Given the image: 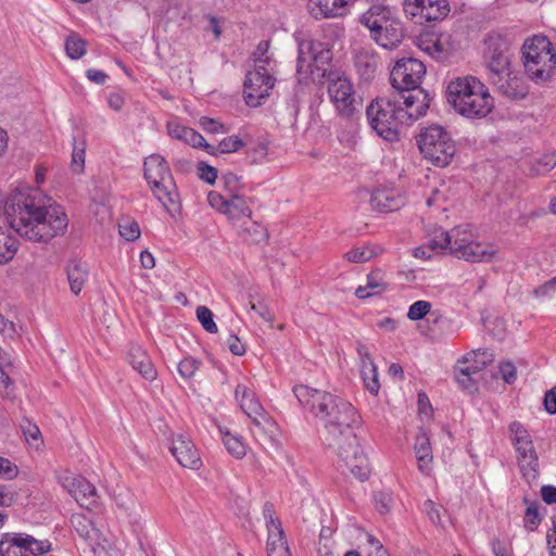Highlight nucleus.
Listing matches in <instances>:
<instances>
[{"instance_id": "obj_1", "label": "nucleus", "mask_w": 556, "mask_h": 556, "mask_svg": "<svg viewBox=\"0 0 556 556\" xmlns=\"http://www.w3.org/2000/svg\"><path fill=\"white\" fill-rule=\"evenodd\" d=\"M293 393L316 418L324 422L321 440L337 452L348 470L361 481L370 473L368 458L358 444L353 427L357 424L356 409L348 401L326 391L296 386Z\"/></svg>"}, {"instance_id": "obj_2", "label": "nucleus", "mask_w": 556, "mask_h": 556, "mask_svg": "<svg viewBox=\"0 0 556 556\" xmlns=\"http://www.w3.org/2000/svg\"><path fill=\"white\" fill-rule=\"evenodd\" d=\"M4 218L9 228L33 242H49L63 236L68 227L62 205L36 197L21 195L5 202Z\"/></svg>"}, {"instance_id": "obj_3", "label": "nucleus", "mask_w": 556, "mask_h": 556, "mask_svg": "<svg viewBox=\"0 0 556 556\" xmlns=\"http://www.w3.org/2000/svg\"><path fill=\"white\" fill-rule=\"evenodd\" d=\"M416 106L412 101L401 100L397 96L379 98L374 101L366 111L367 119L378 136L394 141L399 136L402 125H409L426 114L425 96L417 91Z\"/></svg>"}, {"instance_id": "obj_4", "label": "nucleus", "mask_w": 556, "mask_h": 556, "mask_svg": "<svg viewBox=\"0 0 556 556\" xmlns=\"http://www.w3.org/2000/svg\"><path fill=\"white\" fill-rule=\"evenodd\" d=\"M446 96L454 110L467 118H484L494 109V98L489 88L472 75L452 79L447 85Z\"/></svg>"}, {"instance_id": "obj_5", "label": "nucleus", "mask_w": 556, "mask_h": 556, "mask_svg": "<svg viewBox=\"0 0 556 556\" xmlns=\"http://www.w3.org/2000/svg\"><path fill=\"white\" fill-rule=\"evenodd\" d=\"M144 178L152 193L167 213L174 216L180 211L179 194L167 162L160 154H151L143 164Z\"/></svg>"}, {"instance_id": "obj_6", "label": "nucleus", "mask_w": 556, "mask_h": 556, "mask_svg": "<svg viewBox=\"0 0 556 556\" xmlns=\"http://www.w3.org/2000/svg\"><path fill=\"white\" fill-rule=\"evenodd\" d=\"M525 73L535 84H545L556 70V52L545 36L527 39L521 48Z\"/></svg>"}, {"instance_id": "obj_7", "label": "nucleus", "mask_w": 556, "mask_h": 556, "mask_svg": "<svg viewBox=\"0 0 556 556\" xmlns=\"http://www.w3.org/2000/svg\"><path fill=\"white\" fill-rule=\"evenodd\" d=\"M359 21L369 29L370 37L384 49L397 47L404 38L402 22L387 5H371Z\"/></svg>"}, {"instance_id": "obj_8", "label": "nucleus", "mask_w": 556, "mask_h": 556, "mask_svg": "<svg viewBox=\"0 0 556 556\" xmlns=\"http://www.w3.org/2000/svg\"><path fill=\"white\" fill-rule=\"evenodd\" d=\"M426 74L425 64L415 58H403L394 64L390 73V83L396 91L395 96L401 100H408L410 97H417V91L425 96L426 111L429 109L430 96L420 88V83ZM412 104L416 106V101L413 99Z\"/></svg>"}, {"instance_id": "obj_9", "label": "nucleus", "mask_w": 556, "mask_h": 556, "mask_svg": "<svg viewBox=\"0 0 556 556\" xmlns=\"http://www.w3.org/2000/svg\"><path fill=\"white\" fill-rule=\"evenodd\" d=\"M417 143L425 159L435 166L448 165L456 153L455 141L451 134L440 125L425 128L419 134Z\"/></svg>"}, {"instance_id": "obj_10", "label": "nucleus", "mask_w": 556, "mask_h": 556, "mask_svg": "<svg viewBox=\"0 0 556 556\" xmlns=\"http://www.w3.org/2000/svg\"><path fill=\"white\" fill-rule=\"evenodd\" d=\"M509 431L520 472L528 483H532L540 472L539 456L532 437L519 421H513L509 425Z\"/></svg>"}, {"instance_id": "obj_11", "label": "nucleus", "mask_w": 556, "mask_h": 556, "mask_svg": "<svg viewBox=\"0 0 556 556\" xmlns=\"http://www.w3.org/2000/svg\"><path fill=\"white\" fill-rule=\"evenodd\" d=\"M327 78L329 98L341 117H352L358 112L362 100L356 96L349 78L337 72L323 74Z\"/></svg>"}, {"instance_id": "obj_12", "label": "nucleus", "mask_w": 556, "mask_h": 556, "mask_svg": "<svg viewBox=\"0 0 556 556\" xmlns=\"http://www.w3.org/2000/svg\"><path fill=\"white\" fill-rule=\"evenodd\" d=\"M269 58L255 59V68L248 72L244 81V99L249 106L261 105L262 100L269 96L276 79L269 72Z\"/></svg>"}, {"instance_id": "obj_13", "label": "nucleus", "mask_w": 556, "mask_h": 556, "mask_svg": "<svg viewBox=\"0 0 556 556\" xmlns=\"http://www.w3.org/2000/svg\"><path fill=\"white\" fill-rule=\"evenodd\" d=\"M498 250L490 243L477 242L472 235L465 227L458 226L455 232V242L452 248V255L467 262H491Z\"/></svg>"}, {"instance_id": "obj_14", "label": "nucleus", "mask_w": 556, "mask_h": 556, "mask_svg": "<svg viewBox=\"0 0 556 556\" xmlns=\"http://www.w3.org/2000/svg\"><path fill=\"white\" fill-rule=\"evenodd\" d=\"M332 59V52L327 43L311 39H303L298 45V74H313L319 71Z\"/></svg>"}, {"instance_id": "obj_15", "label": "nucleus", "mask_w": 556, "mask_h": 556, "mask_svg": "<svg viewBox=\"0 0 556 556\" xmlns=\"http://www.w3.org/2000/svg\"><path fill=\"white\" fill-rule=\"evenodd\" d=\"M50 547L48 541H38L28 534L5 533L0 541V556H39Z\"/></svg>"}, {"instance_id": "obj_16", "label": "nucleus", "mask_w": 556, "mask_h": 556, "mask_svg": "<svg viewBox=\"0 0 556 556\" xmlns=\"http://www.w3.org/2000/svg\"><path fill=\"white\" fill-rule=\"evenodd\" d=\"M207 201L212 208L226 215L235 225L249 219L252 215V210L242 194L225 197L216 191H210Z\"/></svg>"}, {"instance_id": "obj_17", "label": "nucleus", "mask_w": 556, "mask_h": 556, "mask_svg": "<svg viewBox=\"0 0 556 556\" xmlns=\"http://www.w3.org/2000/svg\"><path fill=\"white\" fill-rule=\"evenodd\" d=\"M484 58L489 75H497L510 67L509 43L501 35L493 34L485 39Z\"/></svg>"}, {"instance_id": "obj_18", "label": "nucleus", "mask_w": 556, "mask_h": 556, "mask_svg": "<svg viewBox=\"0 0 556 556\" xmlns=\"http://www.w3.org/2000/svg\"><path fill=\"white\" fill-rule=\"evenodd\" d=\"M263 515L268 531L267 556H291L280 519L276 516L273 504L265 503Z\"/></svg>"}, {"instance_id": "obj_19", "label": "nucleus", "mask_w": 556, "mask_h": 556, "mask_svg": "<svg viewBox=\"0 0 556 556\" xmlns=\"http://www.w3.org/2000/svg\"><path fill=\"white\" fill-rule=\"evenodd\" d=\"M489 80L501 94L509 99H523L529 92L525 78L510 67L502 74L489 75Z\"/></svg>"}, {"instance_id": "obj_20", "label": "nucleus", "mask_w": 556, "mask_h": 556, "mask_svg": "<svg viewBox=\"0 0 556 556\" xmlns=\"http://www.w3.org/2000/svg\"><path fill=\"white\" fill-rule=\"evenodd\" d=\"M235 396L241 409L252 420L255 428L264 429L266 425L270 424L269 417L256 399L255 393L249 387L238 384L235 390Z\"/></svg>"}, {"instance_id": "obj_21", "label": "nucleus", "mask_w": 556, "mask_h": 556, "mask_svg": "<svg viewBox=\"0 0 556 556\" xmlns=\"http://www.w3.org/2000/svg\"><path fill=\"white\" fill-rule=\"evenodd\" d=\"M61 484L81 507L90 509L97 504V489L85 478L73 475L64 476L61 478Z\"/></svg>"}, {"instance_id": "obj_22", "label": "nucleus", "mask_w": 556, "mask_h": 556, "mask_svg": "<svg viewBox=\"0 0 556 556\" xmlns=\"http://www.w3.org/2000/svg\"><path fill=\"white\" fill-rule=\"evenodd\" d=\"M169 451L185 468L198 469L201 466V458L194 444L182 434H177L172 439Z\"/></svg>"}, {"instance_id": "obj_23", "label": "nucleus", "mask_w": 556, "mask_h": 556, "mask_svg": "<svg viewBox=\"0 0 556 556\" xmlns=\"http://www.w3.org/2000/svg\"><path fill=\"white\" fill-rule=\"evenodd\" d=\"M404 204V199L393 189L378 188L370 197V205L374 210L387 213L399 210Z\"/></svg>"}, {"instance_id": "obj_24", "label": "nucleus", "mask_w": 556, "mask_h": 556, "mask_svg": "<svg viewBox=\"0 0 556 556\" xmlns=\"http://www.w3.org/2000/svg\"><path fill=\"white\" fill-rule=\"evenodd\" d=\"M128 361L131 367L138 371L142 378L152 381L157 372L147 352L139 345H131L128 352Z\"/></svg>"}, {"instance_id": "obj_25", "label": "nucleus", "mask_w": 556, "mask_h": 556, "mask_svg": "<svg viewBox=\"0 0 556 556\" xmlns=\"http://www.w3.org/2000/svg\"><path fill=\"white\" fill-rule=\"evenodd\" d=\"M378 55L370 48H359L354 55V63L359 75L369 80L375 76L378 67Z\"/></svg>"}, {"instance_id": "obj_26", "label": "nucleus", "mask_w": 556, "mask_h": 556, "mask_svg": "<svg viewBox=\"0 0 556 556\" xmlns=\"http://www.w3.org/2000/svg\"><path fill=\"white\" fill-rule=\"evenodd\" d=\"M416 46L438 61H443L447 58L448 53L441 38L435 33H424L417 36Z\"/></svg>"}, {"instance_id": "obj_27", "label": "nucleus", "mask_w": 556, "mask_h": 556, "mask_svg": "<svg viewBox=\"0 0 556 556\" xmlns=\"http://www.w3.org/2000/svg\"><path fill=\"white\" fill-rule=\"evenodd\" d=\"M387 288L386 274L381 269H376L367 275L366 285L359 286L355 290V295L358 299H367L383 293Z\"/></svg>"}, {"instance_id": "obj_28", "label": "nucleus", "mask_w": 556, "mask_h": 556, "mask_svg": "<svg viewBox=\"0 0 556 556\" xmlns=\"http://www.w3.org/2000/svg\"><path fill=\"white\" fill-rule=\"evenodd\" d=\"M414 450L418 463V469L422 473H429L432 464V448L428 433L421 430L415 439Z\"/></svg>"}, {"instance_id": "obj_29", "label": "nucleus", "mask_w": 556, "mask_h": 556, "mask_svg": "<svg viewBox=\"0 0 556 556\" xmlns=\"http://www.w3.org/2000/svg\"><path fill=\"white\" fill-rule=\"evenodd\" d=\"M66 273L72 292L79 294L88 279L89 271L87 265L80 261L73 260L68 263Z\"/></svg>"}, {"instance_id": "obj_30", "label": "nucleus", "mask_w": 556, "mask_h": 556, "mask_svg": "<svg viewBox=\"0 0 556 556\" xmlns=\"http://www.w3.org/2000/svg\"><path fill=\"white\" fill-rule=\"evenodd\" d=\"M238 226L240 236L247 241L261 243L268 238L266 228L253 222L251 217L242 220Z\"/></svg>"}, {"instance_id": "obj_31", "label": "nucleus", "mask_w": 556, "mask_h": 556, "mask_svg": "<svg viewBox=\"0 0 556 556\" xmlns=\"http://www.w3.org/2000/svg\"><path fill=\"white\" fill-rule=\"evenodd\" d=\"M490 362H492V354L486 350L478 352L473 351L464 356L463 361L458 362V365H460V367H467L468 371L476 376Z\"/></svg>"}, {"instance_id": "obj_32", "label": "nucleus", "mask_w": 556, "mask_h": 556, "mask_svg": "<svg viewBox=\"0 0 556 556\" xmlns=\"http://www.w3.org/2000/svg\"><path fill=\"white\" fill-rule=\"evenodd\" d=\"M456 229L457 227L453 228L450 232L444 231L442 228L435 229L428 241L431 250L437 253H442L443 251L448 250L452 254Z\"/></svg>"}, {"instance_id": "obj_33", "label": "nucleus", "mask_w": 556, "mask_h": 556, "mask_svg": "<svg viewBox=\"0 0 556 556\" xmlns=\"http://www.w3.org/2000/svg\"><path fill=\"white\" fill-rule=\"evenodd\" d=\"M71 522L76 532L85 540L94 541L98 539V530L92 520L85 515L75 514L71 518Z\"/></svg>"}, {"instance_id": "obj_34", "label": "nucleus", "mask_w": 556, "mask_h": 556, "mask_svg": "<svg viewBox=\"0 0 556 556\" xmlns=\"http://www.w3.org/2000/svg\"><path fill=\"white\" fill-rule=\"evenodd\" d=\"M450 12L446 0H426L424 22H434L444 18Z\"/></svg>"}, {"instance_id": "obj_35", "label": "nucleus", "mask_w": 556, "mask_h": 556, "mask_svg": "<svg viewBox=\"0 0 556 556\" xmlns=\"http://www.w3.org/2000/svg\"><path fill=\"white\" fill-rule=\"evenodd\" d=\"M223 442L229 454L236 458H242L247 454V447L241 438L231 434L229 431L220 430Z\"/></svg>"}, {"instance_id": "obj_36", "label": "nucleus", "mask_w": 556, "mask_h": 556, "mask_svg": "<svg viewBox=\"0 0 556 556\" xmlns=\"http://www.w3.org/2000/svg\"><path fill=\"white\" fill-rule=\"evenodd\" d=\"M403 7L406 17L417 24L424 23L426 0H405Z\"/></svg>"}, {"instance_id": "obj_37", "label": "nucleus", "mask_w": 556, "mask_h": 556, "mask_svg": "<svg viewBox=\"0 0 556 556\" xmlns=\"http://www.w3.org/2000/svg\"><path fill=\"white\" fill-rule=\"evenodd\" d=\"M361 375L365 384V388L374 395H377L380 389L378 379L377 366L361 368Z\"/></svg>"}, {"instance_id": "obj_38", "label": "nucleus", "mask_w": 556, "mask_h": 556, "mask_svg": "<svg viewBox=\"0 0 556 556\" xmlns=\"http://www.w3.org/2000/svg\"><path fill=\"white\" fill-rule=\"evenodd\" d=\"M243 141L237 136H230L224 138L215 147L213 146V152H207L211 155H217L218 153H232L238 151L243 147Z\"/></svg>"}, {"instance_id": "obj_39", "label": "nucleus", "mask_w": 556, "mask_h": 556, "mask_svg": "<svg viewBox=\"0 0 556 556\" xmlns=\"http://www.w3.org/2000/svg\"><path fill=\"white\" fill-rule=\"evenodd\" d=\"M182 141L193 148H203L206 152H213V146L208 144L204 137L193 128L188 127L187 132L182 136Z\"/></svg>"}, {"instance_id": "obj_40", "label": "nucleus", "mask_w": 556, "mask_h": 556, "mask_svg": "<svg viewBox=\"0 0 556 556\" xmlns=\"http://www.w3.org/2000/svg\"><path fill=\"white\" fill-rule=\"evenodd\" d=\"M66 54L77 60L86 53V43L81 38L68 37L65 42Z\"/></svg>"}, {"instance_id": "obj_41", "label": "nucleus", "mask_w": 556, "mask_h": 556, "mask_svg": "<svg viewBox=\"0 0 556 556\" xmlns=\"http://www.w3.org/2000/svg\"><path fill=\"white\" fill-rule=\"evenodd\" d=\"M220 181L223 182L224 189L227 192L226 197H232L241 194L242 186L240 184V177L233 173H226L222 176Z\"/></svg>"}, {"instance_id": "obj_42", "label": "nucleus", "mask_w": 556, "mask_h": 556, "mask_svg": "<svg viewBox=\"0 0 556 556\" xmlns=\"http://www.w3.org/2000/svg\"><path fill=\"white\" fill-rule=\"evenodd\" d=\"M455 378L458 384L465 390L476 389V378L468 371L467 367H460L457 365L454 369Z\"/></svg>"}, {"instance_id": "obj_43", "label": "nucleus", "mask_w": 556, "mask_h": 556, "mask_svg": "<svg viewBox=\"0 0 556 556\" xmlns=\"http://www.w3.org/2000/svg\"><path fill=\"white\" fill-rule=\"evenodd\" d=\"M73 154H72V162H71V168L74 173L80 174L85 166V143L83 142L81 146H77L76 138H73Z\"/></svg>"}, {"instance_id": "obj_44", "label": "nucleus", "mask_w": 556, "mask_h": 556, "mask_svg": "<svg viewBox=\"0 0 556 556\" xmlns=\"http://www.w3.org/2000/svg\"><path fill=\"white\" fill-rule=\"evenodd\" d=\"M200 362L193 357H185L178 363V372L181 378L189 380L194 377Z\"/></svg>"}, {"instance_id": "obj_45", "label": "nucleus", "mask_w": 556, "mask_h": 556, "mask_svg": "<svg viewBox=\"0 0 556 556\" xmlns=\"http://www.w3.org/2000/svg\"><path fill=\"white\" fill-rule=\"evenodd\" d=\"M197 317L202 327L210 333L217 332V326L213 319V313L206 306H199L197 308Z\"/></svg>"}, {"instance_id": "obj_46", "label": "nucleus", "mask_w": 556, "mask_h": 556, "mask_svg": "<svg viewBox=\"0 0 556 556\" xmlns=\"http://www.w3.org/2000/svg\"><path fill=\"white\" fill-rule=\"evenodd\" d=\"M119 235L127 241H134L140 237V228L135 220H124L118 224Z\"/></svg>"}, {"instance_id": "obj_47", "label": "nucleus", "mask_w": 556, "mask_h": 556, "mask_svg": "<svg viewBox=\"0 0 556 556\" xmlns=\"http://www.w3.org/2000/svg\"><path fill=\"white\" fill-rule=\"evenodd\" d=\"M200 127L208 134H227L229 128L217 119L203 116L199 121Z\"/></svg>"}, {"instance_id": "obj_48", "label": "nucleus", "mask_w": 556, "mask_h": 556, "mask_svg": "<svg viewBox=\"0 0 556 556\" xmlns=\"http://www.w3.org/2000/svg\"><path fill=\"white\" fill-rule=\"evenodd\" d=\"M430 311H431V303L428 301L420 300V301L413 303L409 306L407 317L414 321L419 320V319H422L428 313H430Z\"/></svg>"}, {"instance_id": "obj_49", "label": "nucleus", "mask_w": 556, "mask_h": 556, "mask_svg": "<svg viewBox=\"0 0 556 556\" xmlns=\"http://www.w3.org/2000/svg\"><path fill=\"white\" fill-rule=\"evenodd\" d=\"M525 528L528 531H534L541 522V516L538 510V503L530 504L523 518Z\"/></svg>"}, {"instance_id": "obj_50", "label": "nucleus", "mask_w": 556, "mask_h": 556, "mask_svg": "<svg viewBox=\"0 0 556 556\" xmlns=\"http://www.w3.org/2000/svg\"><path fill=\"white\" fill-rule=\"evenodd\" d=\"M374 253L366 247L355 248L345 253V258L352 263H364L372 257Z\"/></svg>"}, {"instance_id": "obj_51", "label": "nucleus", "mask_w": 556, "mask_h": 556, "mask_svg": "<svg viewBox=\"0 0 556 556\" xmlns=\"http://www.w3.org/2000/svg\"><path fill=\"white\" fill-rule=\"evenodd\" d=\"M374 500H375L376 509L380 514L383 515V514H387L390 511L391 506L393 504V497H392L391 493L378 492L374 495Z\"/></svg>"}, {"instance_id": "obj_52", "label": "nucleus", "mask_w": 556, "mask_h": 556, "mask_svg": "<svg viewBox=\"0 0 556 556\" xmlns=\"http://www.w3.org/2000/svg\"><path fill=\"white\" fill-rule=\"evenodd\" d=\"M198 173L200 179L206 181L210 185L215 184L217 179V169L214 166H211L204 162H199L198 164Z\"/></svg>"}, {"instance_id": "obj_53", "label": "nucleus", "mask_w": 556, "mask_h": 556, "mask_svg": "<svg viewBox=\"0 0 556 556\" xmlns=\"http://www.w3.org/2000/svg\"><path fill=\"white\" fill-rule=\"evenodd\" d=\"M13 383L5 368L0 367V395L2 397H11L13 395Z\"/></svg>"}, {"instance_id": "obj_54", "label": "nucleus", "mask_w": 556, "mask_h": 556, "mask_svg": "<svg viewBox=\"0 0 556 556\" xmlns=\"http://www.w3.org/2000/svg\"><path fill=\"white\" fill-rule=\"evenodd\" d=\"M500 374L502 379L508 384L514 383L517 379L516 367L510 362L502 363L500 365Z\"/></svg>"}, {"instance_id": "obj_55", "label": "nucleus", "mask_w": 556, "mask_h": 556, "mask_svg": "<svg viewBox=\"0 0 556 556\" xmlns=\"http://www.w3.org/2000/svg\"><path fill=\"white\" fill-rule=\"evenodd\" d=\"M22 431L28 443H36L40 440L39 428L28 420L24 425H22Z\"/></svg>"}, {"instance_id": "obj_56", "label": "nucleus", "mask_w": 556, "mask_h": 556, "mask_svg": "<svg viewBox=\"0 0 556 556\" xmlns=\"http://www.w3.org/2000/svg\"><path fill=\"white\" fill-rule=\"evenodd\" d=\"M356 352H357L359 361H361V368H364L367 366L368 367L376 366L371 358L369 349L364 343H362L359 341L356 343Z\"/></svg>"}, {"instance_id": "obj_57", "label": "nucleus", "mask_w": 556, "mask_h": 556, "mask_svg": "<svg viewBox=\"0 0 556 556\" xmlns=\"http://www.w3.org/2000/svg\"><path fill=\"white\" fill-rule=\"evenodd\" d=\"M424 510L427 514V516L429 517V519L432 521V523L441 525V516H440L439 506L433 501L427 500L424 503Z\"/></svg>"}, {"instance_id": "obj_58", "label": "nucleus", "mask_w": 556, "mask_h": 556, "mask_svg": "<svg viewBox=\"0 0 556 556\" xmlns=\"http://www.w3.org/2000/svg\"><path fill=\"white\" fill-rule=\"evenodd\" d=\"M17 333L15 324L0 315V334L4 338L12 339Z\"/></svg>"}, {"instance_id": "obj_59", "label": "nucleus", "mask_w": 556, "mask_h": 556, "mask_svg": "<svg viewBox=\"0 0 556 556\" xmlns=\"http://www.w3.org/2000/svg\"><path fill=\"white\" fill-rule=\"evenodd\" d=\"M367 542L370 546V552L368 556H389L387 549L371 534H367Z\"/></svg>"}, {"instance_id": "obj_60", "label": "nucleus", "mask_w": 556, "mask_h": 556, "mask_svg": "<svg viewBox=\"0 0 556 556\" xmlns=\"http://www.w3.org/2000/svg\"><path fill=\"white\" fill-rule=\"evenodd\" d=\"M17 473V467L9 459L0 457V476L12 479Z\"/></svg>"}, {"instance_id": "obj_61", "label": "nucleus", "mask_w": 556, "mask_h": 556, "mask_svg": "<svg viewBox=\"0 0 556 556\" xmlns=\"http://www.w3.org/2000/svg\"><path fill=\"white\" fill-rule=\"evenodd\" d=\"M543 403L544 408L548 414H556V387L545 393Z\"/></svg>"}, {"instance_id": "obj_62", "label": "nucleus", "mask_w": 556, "mask_h": 556, "mask_svg": "<svg viewBox=\"0 0 556 556\" xmlns=\"http://www.w3.org/2000/svg\"><path fill=\"white\" fill-rule=\"evenodd\" d=\"M188 130V127L186 126H182L178 123H175V122H169L167 124V131H168V135L173 138V139H177V140H180L182 141V136H185V134L187 132Z\"/></svg>"}, {"instance_id": "obj_63", "label": "nucleus", "mask_w": 556, "mask_h": 556, "mask_svg": "<svg viewBox=\"0 0 556 556\" xmlns=\"http://www.w3.org/2000/svg\"><path fill=\"white\" fill-rule=\"evenodd\" d=\"M546 541L549 556H556V521H553V527L546 534Z\"/></svg>"}, {"instance_id": "obj_64", "label": "nucleus", "mask_w": 556, "mask_h": 556, "mask_svg": "<svg viewBox=\"0 0 556 556\" xmlns=\"http://www.w3.org/2000/svg\"><path fill=\"white\" fill-rule=\"evenodd\" d=\"M541 495L546 504H556V486L543 485L541 489Z\"/></svg>"}]
</instances>
